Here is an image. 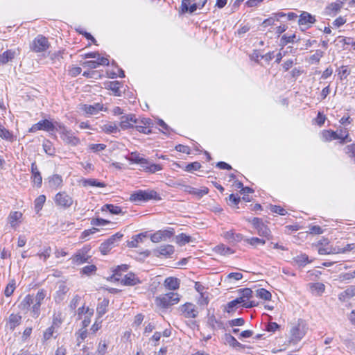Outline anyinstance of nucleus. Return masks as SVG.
Wrapping results in <instances>:
<instances>
[{"label":"nucleus","instance_id":"nucleus-22","mask_svg":"<svg viewBox=\"0 0 355 355\" xmlns=\"http://www.w3.org/2000/svg\"><path fill=\"white\" fill-rule=\"evenodd\" d=\"M17 53L15 50L9 49L0 54V65L12 61Z\"/></svg>","mask_w":355,"mask_h":355},{"label":"nucleus","instance_id":"nucleus-59","mask_svg":"<svg viewBox=\"0 0 355 355\" xmlns=\"http://www.w3.org/2000/svg\"><path fill=\"white\" fill-rule=\"evenodd\" d=\"M128 269V265L118 266L114 270V275L112 278H116L117 276H121V271H126Z\"/></svg>","mask_w":355,"mask_h":355},{"label":"nucleus","instance_id":"nucleus-5","mask_svg":"<svg viewBox=\"0 0 355 355\" xmlns=\"http://www.w3.org/2000/svg\"><path fill=\"white\" fill-rule=\"evenodd\" d=\"M291 342L297 343L299 342L306 334V327L302 322H298L297 324L293 326L291 330Z\"/></svg>","mask_w":355,"mask_h":355},{"label":"nucleus","instance_id":"nucleus-1","mask_svg":"<svg viewBox=\"0 0 355 355\" xmlns=\"http://www.w3.org/2000/svg\"><path fill=\"white\" fill-rule=\"evenodd\" d=\"M46 297V291L40 289L35 296L27 295L20 302L19 307L22 310H30L33 318L40 314V306Z\"/></svg>","mask_w":355,"mask_h":355},{"label":"nucleus","instance_id":"nucleus-53","mask_svg":"<svg viewBox=\"0 0 355 355\" xmlns=\"http://www.w3.org/2000/svg\"><path fill=\"white\" fill-rule=\"evenodd\" d=\"M162 166L157 164H150L149 166H146L145 171L150 173H155L157 171H161Z\"/></svg>","mask_w":355,"mask_h":355},{"label":"nucleus","instance_id":"nucleus-41","mask_svg":"<svg viewBox=\"0 0 355 355\" xmlns=\"http://www.w3.org/2000/svg\"><path fill=\"white\" fill-rule=\"evenodd\" d=\"M46 201V196L44 195L39 196L34 202L35 209L38 213L42 209Z\"/></svg>","mask_w":355,"mask_h":355},{"label":"nucleus","instance_id":"nucleus-8","mask_svg":"<svg viewBox=\"0 0 355 355\" xmlns=\"http://www.w3.org/2000/svg\"><path fill=\"white\" fill-rule=\"evenodd\" d=\"M174 234L173 228H168L167 230H159L152 234L150 240L153 243H158L162 241H166L170 239Z\"/></svg>","mask_w":355,"mask_h":355},{"label":"nucleus","instance_id":"nucleus-42","mask_svg":"<svg viewBox=\"0 0 355 355\" xmlns=\"http://www.w3.org/2000/svg\"><path fill=\"white\" fill-rule=\"evenodd\" d=\"M83 185L91 186V187H105V184L101 182H98L96 179H86L83 180Z\"/></svg>","mask_w":355,"mask_h":355},{"label":"nucleus","instance_id":"nucleus-24","mask_svg":"<svg viewBox=\"0 0 355 355\" xmlns=\"http://www.w3.org/2000/svg\"><path fill=\"white\" fill-rule=\"evenodd\" d=\"M21 320V316L20 315L12 313L8 318L7 325L10 330L13 331L16 327L20 324Z\"/></svg>","mask_w":355,"mask_h":355},{"label":"nucleus","instance_id":"nucleus-6","mask_svg":"<svg viewBox=\"0 0 355 355\" xmlns=\"http://www.w3.org/2000/svg\"><path fill=\"white\" fill-rule=\"evenodd\" d=\"M54 201L57 206L61 207L64 209L70 207L73 202L72 197L64 191L58 193L55 196Z\"/></svg>","mask_w":355,"mask_h":355},{"label":"nucleus","instance_id":"nucleus-18","mask_svg":"<svg viewBox=\"0 0 355 355\" xmlns=\"http://www.w3.org/2000/svg\"><path fill=\"white\" fill-rule=\"evenodd\" d=\"M316 21L315 16L311 15L309 12L303 11L300 15L298 24L300 26H308L314 24Z\"/></svg>","mask_w":355,"mask_h":355},{"label":"nucleus","instance_id":"nucleus-10","mask_svg":"<svg viewBox=\"0 0 355 355\" xmlns=\"http://www.w3.org/2000/svg\"><path fill=\"white\" fill-rule=\"evenodd\" d=\"M207 326L211 329V331H215L217 329H224V324L222 321L217 320L214 314L211 313L210 310H208L207 317Z\"/></svg>","mask_w":355,"mask_h":355},{"label":"nucleus","instance_id":"nucleus-43","mask_svg":"<svg viewBox=\"0 0 355 355\" xmlns=\"http://www.w3.org/2000/svg\"><path fill=\"white\" fill-rule=\"evenodd\" d=\"M109 304V300L104 299L97 306V313L99 316H102L107 311V307Z\"/></svg>","mask_w":355,"mask_h":355},{"label":"nucleus","instance_id":"nucleus-29","mask_svg":"<svg viewBox=\"0 0 355 355\" xmlns=\"http://www.w3.org/2000/svg\"><path fill=\"white\" fill-rule=\"evenodd\" d=\"M126 159L135 164H146V159L142 157H140L139 154L137 152H132L129 157H127Z\"/></svg>","mask_w":355,"mask_h":355},{"label":"nucleus","instance_id":"nucleus-37","mask_svg":"<svg viewBox=\"0 0 355 355\" xmlns=\"http://www.w3.org/2000/svg\"><path fill=\"white\" fill-rule=\"evenodd\" d=\"M191 241V237L184 233H182L176 236V242L180 246H183Z\"/></svg>","mask_w":355,"mask_h":355},{"label":"nucleus","instance_id":"nucleus-26","mask_svg":"<svg viewBox=\"0 0 355 355\" xmlns=\"http://www.w3.org/2000/svg\"><path fill=\"white\" fill-rule=\"evenodd\" d=\"M293 261L300 267H303L311 263L312 260L309 259L306 254H300L293 258Z\"/></svg>","mask_w":355,"mask_h":355},{"label":"nucleus","instance_id":"nucleus-57","mask_svg":"<svg viewBox=\"0 0 355 355\" xmlns=\"http://www.w3.org/2000/svg\"><path fill=\"white\" fill-rule=\"evenodd\" d=\"M15 289V282L12 281L10 282L5 288L4 294L6 297H10Z\"/></svg>","mask_w":355,"mask_h":355},{"label":"nucleus","instance_id":"nucleus-39","mask_svg":"<svg viewBox=\"0 0 355 355\" xmlns=\"http://www.w3.org/2000/svg\"><path fill=\"white\" fill-rule=\"evenodd\" d=\"M245 241L254 247H257L259 245H263L266 243V240L263 239H259L257 237H252L249 239H245Z\"/></svg>","mask_w":355,"mask_h":355},{"label":"nucleus","instance_id":"nucleus-11","mask_svg":"<svg viewBox=\"0 0 355 355\" xmlns=\"http://www.w3.org/2000/svg\"><path fill=\"white\" fill-rule=\"evenodd\" d=\"M241 296L239 298H242L243 300V306L245 308H252L257 305L254 301H249L252 296V291L250 288H245L240 290Z\"/></svg>","mask_w":355,"mask_h":355},{"label":"nucleus","instance_id":"nucleus-19","mask_svg":"<svg viewBox=\"0 0 355 355\" xmlns=\"http://www.w3.org/2000/svg\"><path fill=\"white\" fill-rule=\"evenodd\" d=\"M173 252L174 247L171 245H161L154 250V254L157 257H167L171 255Z\"/></svg>","mask_w":355,"mask_h":355},{"label":"nucleus","instance_id":"nucleus-7","mask_svg":"<svg viewBox=\"0 0 355 355\" xmlns=\"http://www.w3.org/2000/svg\"><path fill=\"white\" fill-rule=\"evenodd\" d=\"M182 315L187 318H195L198 316V311L196 306L190 302H187L179 307Z\"/></svg>","mask_w":355,"mask_h":355},{"label":"nucleus","instance_id":"nucleus-21","mask_svg":"<svg viewBox=\"0 0 355 355\" xmlns=\"http://www.w3.org/2000/svg\"><path fill=\"white\" fill-rule=\"evenodd\" d=\"M49 187L53 189H58L62 186V178L61 175L58 174H54L52 176H50L49 178Z\"/></svg>","mask_w":355,"mask_h":355},{"label":"nucleus","instance_id":"nucleus-61","mask_svg":"<svg viewBox=\"0 0 355 355\" xmlns=\"http://www.w3.org/2000/svg\"><path fill=\"white\" fill-rule=\"evenodd\" d=\"M228 324L230 327L243 326L245 324V320L241 318L233 319L228 321Z\"/></svg>","mask_w":355,"mask_h":355},{"label":"nucleus","instance_id":"nucleus-13","mask_svg":"<svg viewBox=\"0 0 355 355\" xmlns=\"http://www.w3.org/2000/svg\"><path fill=\"white\" fill-rule=\"evenodd\" d=\"M55 126L52 122L47 119L40 121L38 123L34 124L30 129L29 132H35L40 130L53 131Z\"/></svg>","mask_w":355,"mask_h":355},{"label":"nucleus","instance_id":"nucleus-33","mask_svg":"<svg viewBox=\"0 0 355 355\" xmlns=\"http://www.w3.org/2000/svg\"><path fill=\"white\" fill-rule=\"evenodd\" d=\"M144 238H146V235L144 233L132 236V240L128 243V246L131 248H137L139 243L143 242Z\"/></svg>","mask_w":355,"mask_h":355},{"label":"nucleus","instance_id":"nucleus-40","mask_svg":"<svg viewBox=\"0 0 355 355\" xmlns=\"http://www.w3.org/2000/svg\"><path fill=\"white\" fill-rule=\"evenodd\" d=\"M130 200L132 202L144 201V190H138L130 195Z\"/></svg>","mask_w":355,"mask_h":355},{"label":"nucleus","instance_id":"nucleus-32","mask_svg":"<svg viewBox=\"0 0 355 355\" xmlns=\"http://www.w3.org/2000/svg\"><path fill=\"white\" fill-rule=\"evenodd\" d=\"M214 250L216 253L221 255H229L233 254L234 252L229 247H226L223 244H220L215 247Z\"/></svg>","mask_w":355,"mask_h":355},{"label":"nucleus","instance_id":"nucleus-17","mask_svg":"<svg viewBox=\"0 0 355 355\" xmlns=\"http://www.w3.org/2000/svg\"><path fill=\"white\" fill-rule=\"evenodd\" d=\"M116 281H120L121 284L125 286H135L140 283L139 279L132 272L128 273L122 278H115Z\"/></svg>","mask_w":355,"mask_h":355},{"label":"nucleus","instance_id":"nucleus-38","mask_svg":"<svg viewBox=\"0 0 355 355\" xmlns=\"http://www.w3.org/2000/svg\"><path fill=\"white\" fill-rule=\"evenodd\" d=\"M256 296L264 300H271V293L265 288H259L256 291Z\"/></svg>","mask_w":355,"mask_h":355},{"label":"nucleus","instance_id":"nucleus-27","mask_svg":"<svg viewBox=\"0 0 355 355\" xmlns=\"http://www.w3.org/2000/svg\"><path fill=\"white\" fill-rule=\"evenodd\" d=\"M101 129L105 133L111 134L119 132L116 124L114 122H107L101 125Z\"/></svg>","mask_w":355,"mask_h":355},{"label":"nucleus","instance_id":"nucleus-58","mask_svg":"<svg viewBox=\"0 0 355 355\" xmlns=\"http://www.w3.org/2000/svg\"><path fill=\"white\" fill-rule=\"evenodd\" d=\"M338 136L339 137V139H341V143L343 144L345 142L346 139L348 137V132L345 128H340L338 131Z\"/></svg>","mask_w":355,"mask_h":355},{"label":"nucleus","instance_id":"nucleus-14","mask_svg":"<svg viewBox=\"0 0 355 355\" xmlns=\"http://www.w3.org/2000/svg\"><path fill=\"white\" fill-rule=\"evenodd\" d=\"M120 119L119 125L123 130L133 128V123H138V119L136 118L135 115L132 114L123 115Z\"/></svg>","mask_w":355,"mask_h":355},{"label":"nucleus","instance_id":"nucleus-47","mask_svg":"<svg viewBox=\"0 0 355 355\" xmlns=\"http://www.w3.org/2000/svg\"><path fill=\"white\" fill-rule=\"evenodd\" d=\"M323 137L327 141L339 139L338 132L333 130H326L323 132Z\"/></svg>","mask_w":355,"mask_h":355},{"label":"nucleus","instance_id":"nucleus-44","mask_svg":"<svg viewBox=\"0 0 355 355\" xmlns=\"http://www.w3.org/2000/svg\"><path fill=\"white\" fill-rule=\"evenodd\" d=\"M311 288L313 292H315L317 295H320L324 293L325 290V286L324 284L320 282H317L312 284L311 286Z\"/></svg>","mask_w":355,"mask_h":355},{"label":"nucleus","instance_id":"nucleus-50","mask_svg":"<svg viewBox=\"0 0 355 355\" xmlns=\"http://www.w3.org/2000/svg\"><path fill=\"white\" fill-rule=\"evenodd\" d=\"M355 278V270L347 272L341 273L339 275V279L341 281H350Z\"/></svg>","mask_w":355,"mask_h":355},{"label":"nucleus","instance_id":"nucleus-15","mask_svg":"<svg viewBox=\"0 0 355 355\" xmlns=\"http://www.w3.org/2000/svg\"><path fill=\"white\" fill-rule=\"evenodd\" d=\"M69 291V288L67 286L65 282H60L57 284V291L54 295V298L56 302H62L64 297L67 292Z\"/></svg>","mask_w":355,"mask_h":355},{"label":"nucleus","instance_id":"nucleus-23","mask_svg":"<svg viewBox=\"0 0 355 355\" xmlns=\"http://www.w3.org/2000/svg\"><path fill=\"white\" fill-rule=\"evenodd\" d=\"M31 173L33 179V182L35 184H37L38 187H41L42 182V178L35 162H33L31 164Z\"/></svg>","mask_w":355,"mask_h":355},{"label":"nucleus","instance_id":"nucleus-30","mask_svg":"<svg viewBox=\"0 0 355 355\" xmlns=\"http://www.w3.org/2000/svg\"><path fill=\"white\" fill-rule=\"evenodd\" d=\"M224 237L232 242H239L243 238L241 234H236L232 230L225 232L224 233Z\"/></svg>","mask_w":355,"mask_h":355},{"label":"nucleus","instance_id":"nucleus-60","mask_svg":"<svg viewBox=\"0 0 355 355\" xmlns=\"http://www.w3.org/2000/svg\"><path fill=\"white\" fill-rule=\"evenodd\" d=\"M200 167V164L199 162H195L187 164L186 166V171L192 172L198 170Z\"/></svg>","mask_w":355,"mask_h":355},{"label":"nucleus","instance_id":"nucleus-62","mask_svg":"<svg viewBox=\"0 0 355 355\" xmlns=\"http://www.w3.org/2000/svg\"><path fill=\"white\" fill-rule=\"evenodd\" d=\"M270 210L272 212L278 214L282 216H284L286 214V211L280 206L272 205L270 207Z\"/></svg>","mask_w":355,"mask_h":355},{"label":"nucleus","instance_id":"nucleus-12","mask_svg":"<svg viewBox=\"0 0 355 355\" xmlns=\"http://www.w3.org/2000/svg\"><path fill=\"white\" fill-rule=\"evenodd\" d=\"M62 139L64 142L71 146H78L80 141V139L74 135L71 130H67L64 127L62 128Z\"/></svg>","mask_w":355,"mask_h":355},{"label":"nucleus","instance_id":"nucleus-63","mask_svg":"<svg viewBox=\"0 0 355 355\" xmlns=\"http://www.w3.org/2000/svg\"><path fill=\"white\" fill-rule=\"evenodd\" d=\"M123 236V234L118 232L114 235H112V236H110L107 241H108V243H110L112 246L114 245V243L117 241H119Z\"/></svg>","mask_w":355,"mask_h":355},{"label":"nucleus","instance_id":"nucleus-49","mask_svg":"<svg viewBox=\"0 0 355 355\" xmlns=\"http://www.w3.org/2000/svg\"><path fill=\"white\" fill-rule=\"evenodd\" d=\"M62 51H58L53 53H50L49 55L53 63H56L57 62H60L61 59H62Z\"/></svg>","mask_w":355,"mask_h":355},{"label":"nucleus","instance_id":"nucleus-34","mask_svg":"<svg viewBox=\"0 0 355 355\" xmlns=\"http://www.w3.org/2000/svg\"><path fill=\"white\" fill-rule=\"evenodd\" d=\"M101 210L103 211H110L113 214H119L121 212V208L119 206H116L112 204H106L102 207Z\"/></svg>","mask_w":355,"mask_h":355},{"label":"nucleus","instance_id":"nucleus-46","mask_svg":"<svg viewBox=\"0 0 355 355\" xmlns=\"http://www.w3.org/2000/svg\"><path fill=\"white\" fill-rule=\"evenodd\" d=\"M323 51L321 50H316L315 53L313 54L309 60V62L311 64H318L319 63L320 58L323 56Z\"/></svg>","mask_w":355,"mask_h":355},{"label":"nucleus","instance_id":"nucleus-16","mask_svg":"<svg viewBox=\"0 0 355 355\" xmlns=\"http://www.w3.org/2000/svg\"><path fill=\"white\" fill-rule=\"evenodd\" d=\"M90 256L87 254L86 248L78 250L76 254L71 258L73 263L80 265L88 261Z\"/></svg>","mask_w":355,"mask_h":355},{"label":"nucleus","instance_id":"nucleus-56","mask_svg":"<svg viewBox=\"0 0 355 355\" xmlns=\"http://www.w3.org/2000/svg\"><path fill=\"white\" fill-rule=\"evenodd\" d=\"M110 223V222L109 220L103 218H93L91 220V225L94 226H105Z\"/></svg>","mask_w":355,"mask_h":355},{"label":"nucleus","instance_id":"nucleus-52","mask_svg":"<svg viewBox=\"0 0 355 355\" xmlns=\"http://www.w3.org/2000/svg\"><path fill=\"white\" fill-rule=\"evenodd\" d=\"M344 151L348 157L355 159V144H352L345 147Z\"/></svg>","mask_w":355,"mask_h":355},{"label":"nucleus","instance_id":"nucleus-31","mask_svg":"<svg viewBox=\"0 0 355 355\" xmlns=\"http://www.w3.org/2000/svg\"><path fill=\"white\" fill-rule=\"evenodd\" d=\"M150 200H160L161 197L155 190H144V201H148Z\"/></svg>","mask_w":355,"mask_h":355},{"label":"nucleus","instance_id":"nucleus-36","mask_svg":"<svg viewBox=\"0 0 355 355\" xmlns=\"http://www.w3.org/2000/svg\"><path fill=\"white\" fill-rule=\"evenodd\" d=\"M57 333H58V329L54 328V327L51 326V327H48L44 332L43 340L46 341V340H49V339H51L52 337L55 338L56 336H55V334H57Z\"/></svg>","mask_w":355,"mask_h":355},{"label":"nucleus","instance_id":"nucleus-35","mask_svg":"<svg viewBox=\"0 0 355 355\" xmlns=\"http://www.w3.org/2000/svg\"><path fill=\"white\" fill-rule=\"evenodd\" d=\"M22 217V214L20 211H12L10 214L8 219L9 223L12 227L17 225V222Z\"/></svg>","mask_w":355,"mask_h":355},{"label":"nucleus","instance_id":"nucleus-55","mask_svg":"<svg viewBox=\"0 0 355 355\" xmlns=\"http://www.w3.org/2000/svg\"><path fill=\"white\" fill-rule=\"evenodd\" d=\"M112 245L110 243H108L107 241H105V242L101 244L99 250L103 254H107V252L112 249Z\"/></svg>","mask_w":355,"mask_h":355},{"label":"nucleus","instance_id":"nucleus-25","mask_svg":"<svg viewBox=\"0 0 355 355\" xmlns=\"http://www.w3.org/2000/svg\"><path fill=\"white\" fill-rule=\"evenodd\" d=\"M257 232L260 236L265 237L268 240L272 239L271 232L265 223H262L260 226H258Z\"/></svg>","mask_w":355,"mask_h":355},{"label":"nucleus","instance_id":"nucleus-54","mask_svg":"<svg viewBox=\"0 0 355 355\" xmlns=\"http://www.w3.org/2000/svg\"><path fill=\"white\" fill-rule=\"evenodd\" d=\"M43 148L45 153L49 155H54L55 149L52 148V144L49 141H46L43 144Z\"/></svg>","mask_w":355,"mask_h":355},{"label":"nucleus","instance_id":"nucleus-28","mask_svg":"<svg viewBox=\"0 0 355 355\" xmlns=\"http://www.w3.org/2000/svg\"><path fill=\"white\" fill-rule=\"evenodd\" d=\"M185 191L192 195L198 196V198H202L203 196L208 193L209 189L207 188L199 189L191 187H187Z\"/></svg>","mask_w":355,"mask_h":355},{"label":"nucleus","instance_id":"nucleus-48","mask_svg":"<svg viewBox=\"0 0 355 355\" xmlns=\"http://www.w3.org/2000/svg\"><path fill=\"white\" fill-rule=\"evenodd\" d=\"M225 340L228 344L233 347H241L242 345L239 343L236 339L230 334H225Z\"/></svg>","mask_w":355,"mask_h":355},{"label":"nucleus","instance_id":"nucleus-45","mask_svg":"<svg viewBox=\"0 0 355 355\" xmlns=\"http://www.w3.org/2000/svg\"><path fill=\"white\" fill-rule=\"evenodd\" d=\"M243 300L242 298L237 297L236 299L230 302L226 308L227 312L230 313L234 310V308L237 306L239 304L243 305Z\"/></svg>","mask_w":355,"mask_h":355},{"label":"nucleus","instance_id":"nucleus-3","mask_svg":"<svg viewBox=\"0 0 355 355\" xmlns=\"http://www.w3.org/2000/svg\"><path fill=\"white\" fill-rule=\"evenodd\" d=\"M345 0H336L334 2L329 3L323 11V15L327 17H335L340 12L344 6Z\"/></svg>","mask_w":355,"mask_h":355},{"label":"nucleus","instance_id":"nucleus-4","mask_svg":"<svg viewBox=\"0 0 355 355\" xmlns=\"http://www.w3.org/2000/svg\"><path fill=\"white\" fill-rule=\"evenodd\" d=\"M50 44L47 38L42 35H39L34 39L33 43L31 44V49L36 53H40L47 50Z\"/></svg>","mask_w":355,"mask_h":355},{"label":"nucleus","instance_id":"nucleus-20","mask_svg":"<svg viewBox=\"0 0 355 355\" xmlns=\"http://www.w3.org/2000/svg\"><path fill=\"white\" fill-rule=\"evenodd\" d=\"M180 285V279L176 277H169L166 278L164 282V287L171 291H175L179 288Z\"/></svg>","mask_w":355,"mask_h":355},{"label":"nucleus","instance_id":"nucleus-64","mask_svg":"<svg viewBox=\"0 0 355 355\" xmlns=\"http://www.w3.org/2000/svg\"><path fill=\"white\" fill-rule=\"evenodd\" d=\"M96 270V266L89 265V266H85L83 268L82 272L85 275H89L92 273L94 272Z\"/></svg>","mask_w":355,"mask_h":355},{"label":"nucleus","instance_id":"nucleus-9","mask_svg":"<svg viewBox=\"0 0 355 355\" xmlns=\"http://www.w3.org/2000/svg\"><path fill=\"white\" fill-rule=\"evenodd\" d=\"M80 109L87 116L96 115L100 111H107V108L104 107L103 105L99 103H96L93 105L84 104L81 105Z\"/></svg>","mask_w":355,"mask_h":355},{"label":"nucleus","instance_id":"nucleus-51","mask_svg":"<svg viewBox=\"0 0 355 355\" xmlns=\"http://www.w3.org/2000/svg\"><path fill=\"white\" fill-rule=\"evenodd\" d=\"M119 83L118 81L109 82L107 84V88L114 92L116 95L119 94Z\"/></svg>","mask_w":355,"mask_h":355},{"label":"nucleus","instance_id":"nucleus-2","mask_svg":"<svg viewBox=\"0 0 355 355\" xmlns=\"http://www.w3.org/2000/svg\"><path fill=\"white\" fill-rule=\"evenodd\" d=\"M180 300V295L178 293L169 292L156 297V304L162 308H168L178 304Z\"/></svg>","mask_w":355,"mask_h":355}]
</instances>
